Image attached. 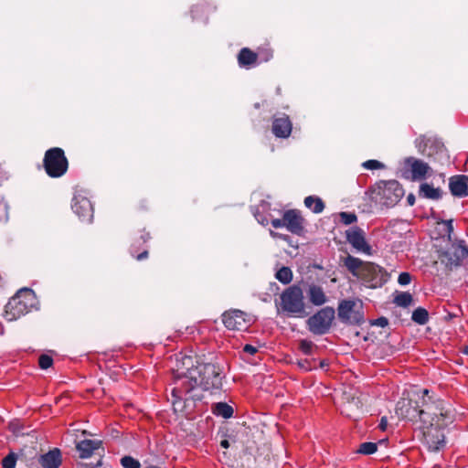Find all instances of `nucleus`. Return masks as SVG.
<instances>
[{
    "label": "nucleus",
    "mask_w": 468,
    "mask_h": 468,
    "mask_svg": "<svg viewBox=\"0 0 468 468\" xmlns=\"http://www.w3.org/2000/svg\"><path fill=\"white\" fill-rule=\"evenodd\" d=\"M298 365L302 369H303L305 371H309L312 369V366L307 359L300 360L298 362Z\"/></svg>",
    "instance_id": "nucleus-39"
},
{
    "label": "nucleus",
    "mask_w": 468,
    "mask_h": 468,
    "mask_svg": "<svg viewBox=\"0 0 468 468\" xmlns=\"http://www.w3.org/2000/svg\"><path fill=\"white\" fill-rule=\"evenodd\" d=\"M101 441L83 440L77 444L76 448L80 452V457L85 459L90 457L96 450L101 448Z\"/></svg>",
    "instance_id": "nucleus-20"
},
{
    "label": "nucleus",
    "mask_w": 468,
    "mask_h": 468,
    "mask_svg": "<svg viewBox=\"0 0 468 468\" xmlns=\"http://www.w3.org/2000/svg\"><path fill=\"white\" fill-rule=\"evenodd\" d=\"M378 445L375 442H363L360 444L357 452L365 455H369L376 452Z\"/></svg>",
    "instance_id": "nucleus-30"
},
{
    "label": "nucleus",
    "mask_w": 468,
    "mask_h": 468,
    "mask_svg": "<svg viewBox=\"0 0 468 468\" xmlns=\"http://www.w3.org/2000/svg\"><path fill=\"white\" fill-rule=\"evenodd\" d=\"M420 191V194L427 198L438 199L441 197V190L439 188H434L429 184H422Z\"/></svg>",
    "instance_id": "nucleus-26"
},
{
    "label": "nucleus",
    "mask_w": 468,
    "mask_h": 468,
    "mask_svg": "<svg viewBox=\"0 0 468 468\" xmlns=\"http://www.w3.org/2000/svg\"><path fill=\"white\" fill-rule=\"evenodd\" d=\"M257 351H258V348L251 345H245L243 347V352L250 354V355H254L257 353Z\"/></svg>",
    "instance_id": "nucleus-40"
},
{
    "label": "nucleus",
    "mask_w": 468,
    "mask_h": 468,
    "mask_svg": "<svg viewBox=\"0 0 468 468\" xmlns=\"http://www.w3.org/2000/svg\"><path fill=\"white\" fill-rule=\"evenodd\" d=\"M335 312L333 307H324L320 309L306 321L307 328L314 335H322L326 334L331 328L335 319Z\"/></svg>",
    "instance_id": "nucleus-6"
},
{
    "label": "nucleus",
    "mask_w": 468,
    "mask_h": 468,
    "mask_svg": "<svg viewBox=\"0 0 468 468\" xmlns=\"http://www.w3.org/2000/svg\"><path fill=\"white\" fill-rule=\"evenodd\" d=\"M338 318L345 324H362L364 322V313L361 304L354 301H342L338 306Z\"/></svg>",
    "instance_id": "nucleus-8"
},
{
    "label": "nucleus",
    "mask_w": 468,
    "mask_h": 468,
    "mask_svg": "<svg viewBox=\"0 0 468 468\" xmlns=\"http://www.w3.org/2000/svg\"><path fill=\"white\" fill-rule=\"evenodd\" d=\"M121 463L124 468H140L141 464L139 461L136 459L131 457V456H124L121 459Z\"/></svg>",
    "instance_id": "nucleus-32"
},
{
    "label": "nucleus",
    "mask_w": 468,
    "mask_h": 468,
    "mask_svg": "<svg viewBox=\"0 0 468 468\" xmlns=\"http://www.w3.org/2000/svg\"><path fill=\"white\" fill-rule=\"evenodd\" d=\"M405 165L410 168L412 178L414 180L423 179L430 170V166L425 162L409 157L405 160Z\"/></svg>",
    "instance_id": "nucleus-17"
},
{
    "label": "nucleus",
    "mask_w": 468,
    "mask_h": 468,
    "mask_svg": "<svg viewBox=\"0 0 468 468\" xmlns=\"http://www.w3.org/2000/svg\"><path fill=\"white\" fill-rule=\"evenodd\" d=\"M220 445H221L223 448H226V449H227V448H229V441H228V440H223V441H221Z\"/></svg>",
    "instance_id": "nucleus-48"
},
{
    "label": "nucleus",
    "mask_w": 468,
    "mask_h": 468,
    "mask_svg": "<svg viewBox=\"0 0 468 468\" xmlns=\"http://www.w3.org/2000/svg\"><path fill=\"white\" fill-rule=\"evenodd\" d=\"M411 318L419 324H425L429 320V314L426 309L419 307L412 313Z\"/></svg>",
    "instance_id": "nucleus-27"
},
{
    "label": "nucleus",
    "mask_w": 468,
    "mask_h": 468,
    "mask_svg": "<svg viewBox=\"0 0 468 468\" xmlns=\"http://www.w3.org/2000/svg\"><path fill=\"white\" fill-rule=\"evenodd\" d=\"M341 261L353 276L370 288L380 287L387 281L384 269L373 262L363 261L352 255L342 258Z\"/></svg>",
    "instance_id": "nucleus-2"
},
{
    "label": "nucleus",
    "mask_w": 468,
    "mask_h": 468,
    "mask_svg": "<svg viewBox=\"0 0 468 468\" xmlns=\"http://www.w3.org/2000/svg\"><path fill=\"white\" fill-rule=\"evenodd\" d=\"M270 235L274 239H283L286 241L289 240V239H290L289 236L275 232L273 230H270Z\"/></svg>",
    "instance_id": "nucleus-41"
},
{
    "label": "nucleus",
    "mask_w": 468,
    "mask_h": 468,
    "mask_svg": "<svg viewBox=\"0 0 468 468\" xmlns=\"http://www.w3.org/2000/svg\"><path fill=\"white\" fill-rule=\"evenodd\" d=\"M309 301L316 306H321L327 302V296L324 289L316 284H312L307 290Z\"/></svg>",
    "instance_id": "nucleus-22"
},
{
    "label": "nucleus",
    "mask_w": 468,
    "mask_h": 468,
    "mask_svg": "<svg viewBox=\"0 0 468 468\" xmlns=\"http://www.w3.org/2000/svg\"><path fill=\"white\" fill-rule=\"evenodd\" d=\"M363 167L369 170L381 169L384 167V165L378 160H367L363 163Z\"/></svg>",
    "instance_id": "nucleus-36"
},
{
    "label": "nucleus",
    "mask_w": 468,
    "mask_h": 468,
    "mask_svg": "<svg viewBox=\"0 0 468 468\" xmlns=\"http://www.w3.org/2000/svg\"><path fill=\"white\" fill-rule=\"evenodd\" d=\"M422 394H423V397L427 396L429 394V390L428 389H423L422 390Z\"/></svg>",
    "instance_id": "nucleus-49"
},
{
    "label": "nucleus",
    "mask_w": 468,
    "mask_h": 468,
    "mask_svg": "<svg viewBox=\"0 0 468 468\" xmlns=\"http://www.w3.org/2000/svg\"><path fill=\"white\" fill-rule=\"evenodd\" d=\"M415 144L420 153L429 157L442 154L445 150L443 144L434 136L420 135Z\"/></svg>",
    "instance_id": "nucleus-10"
},
{
    "label": "nucleus",
    "mask_w": 468,
    "mask_h": 468,
    "mask_svg": "<svg viewBox=\"0 0 468 468\" xmlns=\"http://www.w3.org/2000/svg\"><path fill=\"white\" fill-rule=\"evenodd\" d=\"M36 303L34 292L30 289H21L5 305V317L11 322L27 314Z\"/></svg>",
    "instance_id": "nucleus-4"
},
{
    "label": "nucleus",
    "mask_w": 468,
    "mask_h": 468,
    "mask_svg": "<svg viewBox=\"0 0 468 468\" xmlns=\"http://www.w3.org/2000/svg\"><path fill=\"white\" fill-rule=\"evenodd\" d=\"M304 205L314 213H321L324 208L323 200L314 196H309L304 198Z\"/></svg>",
    "instance_id": "nucleus-24"
},
{
    "label": "nucleus",
    "mask_w": 468,
    "mask_h": 468,
    "mask_svg": "<svg viewBox=\"0 0 468 468\" xmlns=\"http://www.w3.org/2000/svg\"><path fill=\"white\" fill-rule=\"evenodd\" d=\"M147 468H161V467H158V466H155V465H150Z\"/></svg>",
    "instance_id": "nucleus-50"
},
{
    "label": "nucleus",
    "mask_w": 468,
    "mask_h": 468,
    "mask_svg": "<svg viewBox=\"0 0 468 468\" xmlns=\"http://www.w3.org/2000/svg\"><path fill=\"white\" fill-rule=\"evenodd\" d=\"M425 407L426 408L424 410H420V416L424 414L431 415V421H434L437 427L446 425L447 422L445 421V419H450V417L448 411L444 410L442 402H438V404L435 406V410H433L434 406L431 404L425 402Z\"/></svg>",
    "instance_id": "nucleus-12"
},
{
    "label": "nucleus",
    "mask_w": 468,
    "mask_h": 468,
    "mask_svg": "<svg viewBox=\"0 0 468 468\" xmlns=\"http://www.w3.org/2000/svg\"><path fill=\"white\" fill-rule=\"evenodd\" d=\"M9 430H10L13 433H15V434L19 433L20 429H19V426H18V422H16V421L10 422V423H9Z\"/></svg>",
    "instance_id": "nucleus-42"
},
{
    "label": "nucleus",
    "mask_w": 468,
    "mask_h": 468,
    "mask_svg": "<svg viewBox=\"0 0 468 468\" xmlns=\"http://www.w3.org/2000/svg\"><path fill=\"white\" fill-rule=\"evenodd\" d=\"M147 256H148V252H147V250H144V252H142L141 254H139V255L136 257V259H137L138 261H142V260H144V259H146V258H147Z\"/></svg>",
    "instance_id": "nucleus-45"
},
{
    "label": "nucleus",
    "mask_w": 468,
    "mask_h": 468,
    "mask_svg": "<svg viewBox=\"0 0 468 468\" xmlns=\"http://www.w3.org/2000/svg\"><path fill=\"white\" fill-rule=\"evenodd\" d=\"M73 211L83 220H90L93 216L91 202L84 196L77 195L73 198Z\"/></svg>",
    "instance_id": "nucleus-13"
},
{
    "label": "nucleus",
    "mask_w": 468,
    "mask_h": 468,
    "mask_svg": "<svg viewBox=\"0 0 468 468\" xmlns=\"http://www.w3.org/2000/svg\"><path fill=\"white\" fill-rule=\"evenodd\" d=\"M449 255V261L452 265H458L461 261L468 258V248L464 242L453 244L446 253Z\"/></svg>",
    "instance_id": "nucleus-18"
},
{
    "label": "nucleus",
    "mask_w": 468,
    "mask_h": 468,
    "mask_svg": "<svg viewBox=\"0 0 468 468\" xmlns=\"http://www.w3.org/2000/svg\"><path fill=\"white\" fill-rule=\"evenodd\" d=\"M379 202L388 207L396 205L404 196V190L396 180L382 181L377 185Z\"/></svg>",
    "instance_id": "nucleus-7"
},
{
    "label": "nucleus",
    "mask_w": 468,
    "mask_h": 468,
    "mask_svg": "<svg viewBox=\"0 0 468 468\" xmlns=\"http://www.w3.org/2000/svg\"><path fill=\"white\" fill-rule=\"evenodd\" d=\"M388 425V420L385 417H383L380 420V424H379V427L382 431H385L386 430V427Z\"/></svg>",
    "instance_id": "nucleus-44"
},
{
    "label": "nucleus",
    "mask_w": 468,
    "mask_h": 468,
    "mask_svg": "<svg viewBox=\"0 0 468 468\" xmlns=\"http://www.w3.org/2000/svg\"><path fill=\"white\" fill-rule=\"evenodd\" d=\"M425 442L429 450L437 452L444 446V434L437 428H430L424 432Z\"/></svg>",
    "instance_id": "nucleus-16"
},
{
    "label": "nucleus",
    "mask_w": 468,
    "mask_h": 468,
    "mask_svg": "<svg viewBox=\"0 0 468 468\" xmlns=\"http://www.w3.org/2000/svg\"><path fill=\"white\" fill-rule=\"evenodd\" d=\"M339 218L342 223L345 225H350L352 223L356 222L357 217L355 213L350 212H341L339 213Z\"/></svg>",
    "instance_id": "nucleus-33"
},
{
    "label": "nucleus",
    "mask_w": 468,
    "mask_h": 468,
    "mask_svg": "<svg viewBox=\"0 0 468 468\" xmlns=\"http://www.w3.org/2000/svg\"><path fill=\"white\" fill-rule=\"evenodd\" d=\"M276 278L283 284H288L292 282V272L289 268L282 267L277 271Z\"/></svg>",
    "instance_id": "nucleus-29"
},
{
    "label": "nucleus",
    "mask_w": 468,
    "mask_h": 468,
    "mask_svg": "<svg viewBox=\"0 0 468 468\" xmlns=\"http://www.w3.org/2000/svg\"><path fill=\"white\" fill-rule=\"evenodd\" d=\"M271 226L273 228H275V229H279V228H282V227L286 228V223H285L284 216L282 217V218L272 219L271 220Z\"/></svg>",
    "instance_id": "nucleus-38"
},
{
    "label": "nucleus",
    "mask_w": 468,
    "mask_h": 468,
    "mask_svg": "<svg viewBox=\"0 0 468 468\" xmlns=\"http://www.w3.org/2000/svg\"><path fill=\"white\" fill-rule=\"evenodd\" d=\"M39 463L42 468H58L61 463V454L59 450L55 449L41 455L39 458Z\"/></svg>",
    "instance_id": "nucleus-21"
},
{
    "label": "nucleus",
    "mask_w": 468,
    "mask_h": 468,
    "mask_svg": "<svg viewBox=\"0 0 468 468\" xmlns=\"http://www.w3.org/2000/svg\"><path fill=\"white\" fill-rule=\"evenodd\" d=\"M449 188L452 196L463 197L468 196V176L457 175L450 177Z\"/></svg>",
    "instance_id": "nucleus-15"
},
{
    "label": "nucleus",
    "mask_w": 468,
    "mask_h": 468,
    "mask_svg": "<svg viewBox=\"0 0 468 468\" xmlns=\"http://www.w3.org/2000/svg\"><path fill=\"white\" fill-rule=\"evenodd\" d=\"M213 413L217 416H221L225 419L230 418L233 415V409L227 403L218 402L213 408Z\"/></svg>",
    "instance_id": "nucleus-25"
},
{
    "label": "nucleus",
    "mask_w": 468,
    "mask_h": 468,
    "mask_svg": "<svg viewBox=\"0 0 468 468\" xmlns=\"http://www.w3.org/2000/svg\"><path fill=\"white\" fill-rule=\"evenodd\" d=\"M464 353H465L466 355H468V346H467V347H465V349H464Z\"/></svg>",
    "instance_id": "nucleus-51"
},
{
    "label": "nucleus",
    "mask_w": 468,
    "mask_h": 468,
    "mask_svg": "<svg viewBox=\"0 0 468 468\" xmlns=\"http://www.w3.org/2000/svg\"><path fill=\"white\" fill-rule=\"evenodd\" d=\"M44 168L50 177H60L68 170V160L61 148L54 147L48 150L43 160Z\"/></svg>",
    "instance_id": "nucleus-5"
},
{
    "label": "nucleus",
    "mask_w": 468,
    "mask_h": 468,
    "mask_svg": "<svg viewBox=\"0 0 468 468\" xmlns=\"http://www.w3.org/2000/svg\"><path fill=\"white\" fill-rule=\"evenodd\" d=\"M411 276L409 272H401L399 276L398 282L400 285H407L410 282Z\"/></svg>",
    "instance_id": "nucleus-37"
},
{
    "label": "nucleus",
    "mask_w": 468,
    "mask_h": 468,
    "mask_svg": "<svg viewBox=\"0 0 468 468\" xmlns=\"http://www.w3.org/2000/svg\"><path fill=\"white\" fill-rule=\"evenodd\" d=\"M315 348V345L310 340L303 339L299 342V349L304 355H312Z\"/></svg>",
    "instance_id": "nucleus-31"
},
{
    "label": "nucleus",
    "mask_w": 468,
    "mask_h": 468,
    "mask_svg": "<svg viewBox=\"0 0 468 468\" xmlns=\"http://www.w3.org/2000/svg\"><path fill=\"white\" fill-rule=\"evenodd\" d=\"M53 359L48 355H41L38 359L39 367L42 369H47L52 366Z\"/></svg>",
    "instance_id": "nucleus-35"
},
{
    "label": "nucleus",
    "mask_w": 468,
    "mask_h": 468,
    "mask_svg": "<svg viewBox=\"0 0 468 468\" xmlns=\"http://www.w3.org/2000/svg\"><path fill=\"white\" fill-rule=\"evenodd\" d=\"M346 240L358 252L372 254V247L366 239L365 231L358 227H352L346 231Z\"/></svg>",
    "instance_id": "nucleus-9"
},
{
    "label": "nucleus",
    "mask_w": 468,
    "mask_h": 468,
    "mask_svg": "<svg viewBox=\"0 0 468 468\" xmlns=\"http://www.w3.org/2000/svg\"><path fill=\"white\" fill-rule=\"evenodd\" d=\"M220 384V372L216 365L199 363L191 356H181V359H177L171 384L174 410L183 412L186 401L199 399L200 397L194 394L199 388L209 389L218 388Z\"/></svg>",
    "instance_id": "nucleus-1"
},
{
    "label": "nucleus",
    "mask_w": 468,
    "mask_h": 468,
    "mask_svg": "<svg viewBox=\"0 0 468 468\" xmlns=\"http://www.w3.org/2000/svg\"><path fill=\"white\" fill-rule=\"evenodd\" d=\"M412 295L409 292H400L398 295H396L394 299V303L398 306L401 307H407L411 304L412 303Z\"/></svg>",
    "instance_id": "nucleus-28"
},
{
    "label": "nucleus",
    "mask_w": 468,
    "mask_h": 468,
    "mask_svg": "<svg viewBox=\"0 0 468 468\" xmlns=\"http://www.w3.org/2000/svg\"><path fill=\"white\" fill-rule=\"evenodd\" d=\"M387 324H388V321L386 318H379L378 320V324H379L381 326H385Z\"/></svg>",
    "instance_id": "nucleus-47"
},
{
    "label": "nucleus",
    "mask_w": 468,
    "mask_h": 468,
    "mask_svg": "<svg viewBox=\"0 0 468 468\" xmlns=\"http://www.w3.org/2000/svg\"><path fill=\"white\" fill-rule=\"evenodd\" d=\"M441 224L446 228V231L450 235L452 232V230H453L452 221V220H445V221H442Z\"/></svg>",
    "instance_id": "nucleus-43"
},
{
    "label": "nucleus",
    "mask_w": 468,
    "mask_h": 468,
    "mask_svg": "<svg viewBox=\"0 0 468 468\" xmlns=\"http://www.w3.org/2000/svg\"><path fill=\"white\" fill-rule=\"evenodd\" d=\"M407 201H408L409 205H410V206L414 205V203H415L414 196L412 194L409 195L407 197Z\"/></svg>",
    "instance_id": "nucleus-46"
},
{
    "label": "nucleus",
    "mask_w": 468,
    "mask_h": 468,
    "mask_svg": "<svg viewBox=\"0 0 468 468\" xmlns=\"http://www.w3.org/2000/svg\"><path fill=\"white\" fill-rule=\"evenodd\" d=\"M258 55L248 48H243L238 56V61L241 67H250L256 64Z\"/></svg>",
    "instance_id": "nucleus-23"
},
{
    "label": "nucleus",
    "mask_w": 468,
    "mask_h": 468,
    "mask_svg": "<svg viewBox=\"0 0 468 468\" xmlns=\"http://www.w3.org/2000/svg\"><path fill=\"white\" fill-rule=\"evenodd\" d=\"M278 311L294 317L306 315L303 292L298 285H292L286 288L280 295L279 302H276Z\"/></svg>",
    "instance_id": "nucleus-3"
},
{
    "label": "nucleus",
    "mask_w": 468,
    "mask_h": 468,
    "mask_svg": "<svg viewBox=\"0 0 468 468\" xmlns=\"http://www.w3.org/2000/svg\"><path fill=\"white\" fill-rule=\"evenodd\" d=\"M16 463V456L15 453H9L2 461L4 468H15Z\"/></svg>",
    "instance_id": "nucleus-34"
},
{
    "label": "nucleus",
    "mask_w": 468,
    "mask_h": 468,
    "mask_svg": "<svg viewBox=\"0 0 468 468\" xmlns=\"http://www.w3.org/2000/svg\"><path fill=\"white\" fill-rule=\"evenodd\" d=\"M222 321L229 330H246L250 324V319H247L246 314L239 310L225 312L222 315Z\"/></svg>",
    "instance_id": "nucleus-11"
},
{
    "label": "nucleus",
    "mask_w": 468,
    "mask_h": 468,
    "mask_svg": "<svg viewBox=\"0 0 468 468\" xmlns=\"http://www.w3.org/2000/svg\"><path fill=\"white\" fill-rule=\"evenodd\" d=\"M272 132L277 137L286 138L291 134L292 122L288 116L275 118L272 122Z\"/></svg>",
    "instance_id": "nucleus-19"
},
{
    "label": "nucleus",
    "mask_w": 468,
    "mask_h": 468,
    "mask_svg": "<svg viewBox=\"0 0 468 468\" xmlns=\"http://www.w3.org/2000/svg\"><path fill=\"white\" fill-rule=\"evenodd\" d=\"M286 229L292 234L300 235L303 230V218L295 209L287 210L284 213Z\"/></svg>",
    "instance_id": "nucleus-14"
}]
</instances>
